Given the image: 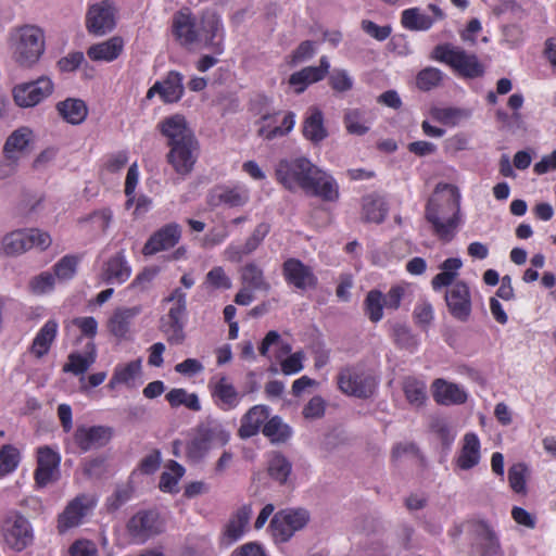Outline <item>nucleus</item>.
Listing matches in <instances>:
<instances>
[{"label": "nucleus", "instance_id": "f257e3e1", "mask_svg": "<svg viewBox=\"0 0 556 556\" xmlns=\"http://www.w3.org/2000/svg\"><path fill=\"white\" fill-rule=\"evenodd\" d=\"M275 175L277 180L290 191L302 189L326 201L338 199L339 191L334 179L305 156L279 160Z\"/></svg>", "mask_w": 556, "mask_h": 556}, {"label": "nucleus", "instance_id": "f03ea898", "mask_svg": "<svg viewBox=\"0 0 556 556\" xmlns=\"http://www.w3.org/2000/svg\"><path fill=\"white\" fill-rule=\"evenodd\" d=\"M460 193L457 187L438 185L426 207V218L434 233L443 241H451L460 225Z\"/></svg>", "mask_w": 556, "mask_h": 556}, {"label": "nucleus", "instance_id": "7ed1b4c3", "mask_svg": "<svg viewBox=\"0 0 556 556\" xmlns=\"http://www.w3.org/2000/svg\"><path fill=\"white\" fill-rule=\"evenodd\" d=\"M10 48L13 61L21 67L30 68L45 51V35L35 25H24L12 31Z\"/></svg>", "mask_w": 556, "mask_h": 556}, {"label": "nucleus", "instance_id": "20e7f679", "mask_svg": "<svg viewBox=\"0 0 556 556\" xmlns=\"http://www.w3.org/2000/svg\"><path fill=\"white\" fill-rule=\"evenodd\" d=\"M162 305H170L160 318V330L172 345L182 344L186 339L187 293L175 288L162 300Z\"/></svg>", "mask_w": 556, "mask_h": 556}, {"label": "nucleus", "instance_id": "39448f33", "mask_svg": "<svg viewBox=\"0 0 556 556\" xmlns=\"http://www.w3.org/2000/svg\"><path fill=\"white\" fill-rule=\"evenodd\" d=\"M0 532L7 547L22 552L33 544L34 530L29 520L21 513L10 511L1 521Z\"/></svg>", "mask_w": 556, "mask_h": 556}, {"label": "nucleus", "instance_id": "423d86ee", "mask_svg": "<svg viewBox=\"0 0 556 556\" xmlns=\"http://www.w3.org/2000/svg\"><path fill=\"white\" fill-rule=\"evenodd\" d=\"M432 56L434 60L450 65L464 77L476 78L483 74V67L477 56L467 53L459 47L450 43L437 46Z\"/></svg>", "mask_w": 556, "mask_h": 556}, {"label": "nucleus", "instance_id": "0eeeda50", "mask_svg": "<svg viewBox=\"0 0 556 556\" xmlns=\"http://www.w3.org/2000/svg\"><path fill=\"white\" fill-rule=\"evenodd\" d=\"M337 382L344 394L359 399L370 397L377 388L376 378L361 366L342 368Z\"/></svg>", "mask_w": 556, "mask_h": 556}, {"label": "nucleus", "instance_id": "6e6552de", "mask_svg": "<svg viewBox=\"0 0 556 556\" xmlns=\"http://www.w3.org/2000/svg\"><path fill=\"white\" fill-rule=\"evenodd\" d=\"M51 242L52 239L46 231L36 228L18 229L3 237L1 249L5 255L13 256L33 248L46 250L50 247Z\"/></svg>", "mask_w": 556, "mask_h": 556}, {"label": "nucleus", "instance_id": "1a4fd4ad", "mask_svg": "<svg viewBox=\"0 0 556 556\" xmlns=\"http://www.w3.org/2000/svg\"><path fill=\"white\" fill-rule=\"evenodd\" d=\"M309 521V513L304 508H287L278 511L270 521L276 542H287Z\"/></svg>", "mask_w": 556, "mask_h": 556}, {"label": "nucleus", "instance_id": "9d476101", "mask_svg": "<svg viewBox=\"0 0 556 556\" xmlns=\"http://www.w3.org/2000/svg\"><path fill=\"white\" fill-rule=\"evenodd\" d=\"M53 83L49 77L42 76L36 80L16 85L13 90V99L20 108H33L52 94Z\"/></svg>", "mask_w": 556, "mask_h": 556}, {"label": "nucleus", "instance_id": "9b49d317", "mask_svg": "<svg viewBox=\"0 0 556 556\" xmlns=\"http://www.w3.org/2000/svg\"><path fill=\"white\" fill-rule=\"evenodd\" d=\"M168 147L170 148L167 154L168 163L177 174L181 176L189 175L198 159L199 146L197 139H188Z\"/></svg>", "mask_w": 556, "mask_h": 556}, {"label": "nucleus", "instance_id": "f8f14e48", "mask_svg": "<svg viewBox=\"0 0 556 556\" xmlns=\"http://www.w3.org/2000/svg\"><path fill=\"white\" fill-rule=\"evenodd\" d=\"M450 314L459 321H467L471 315V294L464 281H456L445 292Z\"/></svg>", "mask_w": 556, "mask_h": 556}, {"label": "nucleus", "instance_id": "ddd939ff", "mask_svg": "<svg viewBox=\"0 0 556 556\" xmlns=\"http://www.w3.org/2000/svg\"><path fill=\"white\" fill-rule=\"evenodd\" d=\"M93 506V501L86 494L77 495L65 506L58 517L56 529L63 534L67 530L78 527Z\"/></svg>", "mask_w": 556, "mask_h": 556}, {"label": "nucleus", "instance_id": "4468645a", "mask_svg": "<svg viewBox=\"0 0 556 556\" xmlns=\"http://www.w3.org/2000/svg\"><path fill=\"white\" fill-rule=\"evenodd\" d=\"M283 276L288 285L302 291L315 289L318 283L313 268L298 258H289L283 263Z\"/></svg>", "mask_w": 556, "mask_h": 556}, {"label": "nucleus", "instance_id": "2eb2a0df", "mask_svg": "<svg viewBox=\"0 0 556 556\" xmlns=\"http://www.w3.org/2000/svg\"><path fill=\"white\" fill-rule=\"evenodd\" d=\"M86 26L89 33L102 36L115 27L113 5L104 0L90 7L87 13Z\"/></svg>", "mask_w": 556, "mask_h": 556}, {"label": "nucleus", "instance_id": "dca6fc26", "mask_svg": "<svg viewBox=\"0 0 556 556\" xmlns=\"http://www.w3.org/2000/svg\"><path fill=\"white\" fill-rule=\"evenodd\" d=\"M113 437V429L106 426H79L74 432V442L83 451L88 452L106 445Z\"/></svg>", "mask_w": 556, "mask_h": 556}, {"label": "nucleus", "instance_id": "f3484780", "mask_svg": "<svg viewBox=\"0 0 556 556\" xmlns=\"http://www.w3.org/2000/svg\"><path fill=\"white\" fill-rule=\"evenodd\" d=\"M60 456L49 446H41L37 451V468L35 480L39 486H46L55 481L59 476Z\"/></svg>", "mask_w": 556, "mask_h": 556}, {"label": "nucleus", "instance_id": "a211bd4d", "mask_svg": "<svg viewBox=\"0 0 556 556\" xmlns=\"http://www.w3.org/2000/svg\"><path fill=\"white\" fill-rule=\"evenodd\" d=\"M181 236V228L176 223H170L154 232L142 249L144 255H153L160 251L175 247Z\"/></svg>", "mask_w": 556, "mask_h": 556}, {"label": "nucleus", "instance_id": "6ab92c4d", "mask_svg": "<svg viewBox=\"0 0 556 556\" xmlns=\"http://www.w3.org/2000/svg\"><path fill=\"white\" fill-rule=\"evenodd\" d=\"M431 388L433 400L440 405H460L468 399V392L464 387L445 379H435Z\"/></svg>", "mask_w": 556, "mask_h": 556}, {"label": "nucleus", "instance_id": "aec40b11", "mask_svg": "<svg viewBox=\"0 0 556 556\" xmlns=\"http://www.w3.org/2000/svg\"><path fill=\"white\" fill-rule=\"evenodd\" d=\"M330 68L327 56H321L318 66H307L293 73L289 78V85L296 93L303 92L311 84L321 80Z\"/></svg>", "mask_w": 556, "mask_h": 556}, {"label": "nucleus", "instance_id": "412c9836", "mask_svg": "<svg viewBox=\"0 0 556 556\" xmlns=\"http://www.w3.org/2000/svg\"><path fill=\"white\" fill-rule=\"evenodd\" d=\"M481 459V444L478 435L468 432L462 440V446L455 458V466L460 470H470L479 465Z\"/></svg>", "mask_w": 556, "mask_h": 556}, {"label": "nucleus", "instance_id": "4be33fe9", "mask_svg": "<svg viewBox=\"0 0 556 556\" xmlns=\"http://www.w3.org/2000/svg\"><path fill=\"white\" fill-rule=\"evenodd\" d=\"M127 528L132 538L140 542L161 531L157 515L154 511H140L136 514L129 520Z\"/></svg>", "mask_w": 556, "mask_h": 556}, {"label": "nucleus", "instance_id": "5701e85b", "mask_svg": "<svg viewBox=\"0 0 556 556\" xmlns=\"http://www.w3.org/2000/svg\"><path fill=\"white\" fill-rule=\"evenodd\" d=\"M159 129L168 139V146L195 138L186 118L180 114L164 118L159 124Z\"/></svg>", "mask_w": 556, "mask_h": 556}, {"label": "nucleus", "instance_id": "b1692460", "mask_svg": "<svg viewBox=\"0 0 556 556\" xmlns=\"http://www.w3.org/2000/svg\"><path fill=\"white\" fill-rule=\"evenodd\" d=\"M473 547L480 556H504L497 534L486 523L477 526Z\"/></svg>", "mask_w": 556, "mask_h": 556}, {"label": "nucleus", "instance_id": "393cba45", "mask_svg": "<svg viewBox=\"0 0 556 556\" xmlns=\"http://www.w3.org/2000/svg\"><path fill=\"white\" fill-rule=\"evenodd\" d=\"M212 395L223 409H230L239 404L240 397L232 382L227 377L214 378L210 382Z\"/></svg>", "mask_w": 556, "mask_h": 556}, {"label": "nucleus", "instance_id": "a878e982", "mask_svg": "<svg viewBox=\"0 0 556 556\" xmlns=\"http://www.w3.org/2000/svg\"><path fill=\"white\" fill-rule=\"evenodd\" d=\"M123 49V38L114 36L105 41L90 46L87 50V55L92 61L112 62L121 55Z\"/></svg>", "mask_w": 556, "mask_h": 556}, {"label": "nucleus", "instance_id": "bb28decb", "mask_svg": "<svg viewBox=\"0 0 556 556\" xmlns=\"http://www.w3.org/2000/svg\"><path fill=\"white\" fill-rule=\"evenodd\" d=\"M173 31L176 38L184 45L199 42L200 30L191 14L179 11L173 17Z\"/></svg>", "mask_w": 556, "mask_h": 556}, {"label": "nucleus", "instance_id": "cd10ccee", "mask_svg": "<svg viewBox=\"0 0 556 556\" xmlns=\"http://www.w3.org/2000/svg\"><path fill=\"white\" fill-rule=\"evenodd\" d=\"M131 275V268L128 265L123 252L111 256L104 265L102 278L108 283H123Z\"/></svg>", "mask_w": 556, "mask_h": 556}, {"label": "nucleus", "instance_id": "c85d7f7f", "mask_svg": "<svg viewBox=\"0 0 556 556\" xmlns=\"http://www.w3.org/2000/svg\"><path fill=\"white\" fill-rule=\"evenodd\" d=\"M141 311L140 305L116 309L108 324L110 332L118 339H126L131 319L139 315Z\"/></svg>", "mask_w": 556, "mask_h": 556}, {"label": "nucleus", "instance_id": "c756f323", "mask_svg": "<svg viewBox=\"0 0 556 556\" xmlns=\"http://www.w3.org/2000/svg\"><path fill=\"white\" fill-rule=\"evenodd\" d=\"M303 136L313 143H319L328 136L324 125V114L316 106L309 108L306 113L303 123Z\"/></svg>", "mask_w": 556, "mask_h": 556}, {"label": "nucleus", "instance_id": "7c9ffc66", "mask_svg": "<svg viewBox=\"0 0 556 556\" xmlns=\"http://www.w3.org/2000/svg\"><path fill=\"white\" fill-rule=\"evenodd\" d=\"M33 131L27 127H21L14 130L7 139L3 147V154L7 159L18 162L22 152L30 142Z\"/></svg>", "mask_w": 556, "mask_h": 556}, {"label": "nucleus", "instance_id": "2f4dec72", "mask_svg": "<svg viewBox=\"0 0 556 556\" xmlns=\"http://www.w3.org/2000/svg\"><path fill=\"white\" fill-rule=\"evenodd\" d=\"M56 111L64 121L72 125L81 124L87 115L88 108L80 99L68 98L56 104Z\"/></svg>", "mask_w": 556, "mask_h": 556}, {"label": "nucleus", "instance_id": "473e14b6", "mask_svg": "<svg viewBox=\"0 0 556 556\" xmlns=\"http://www.w3.org/2000/svg\"><path fill=\"white\" fill-rule=\"evenodd\" d=\"M388 214V205L383 198L369 194L364 197L362 218L367 223L380 224Z\"/></svg>", "mask_w": 556, "mask_h": 556}, {"label": "nucleus", "instance_id": "72a5a7b5", "mask_svg": "<svg viewBox=\"0 0 556 556\" xmlns=\"http://www.w3.org/2000/svg\"><path fill=\"white\" fill-rule=\"evenodd\" d=\"M463 262L458 257L446 258L441 265V273L432 278L431 286L434 291H439L444 287L454 285L455 278L458 276V270L462 268Z\"/></svg>", "mask_w": 556, "mask_h": 556}, {"label": "nucleus", "instance_id": "f704fd0d", "mask_svg": "<svg viewBox=\"0 0 556 556\" xmlns=\"http://www.w3.org/2000/svg\"><path fill=\"white\" fill-rule=\"evenodd\" d=\"M58 333V323L53 319L48 320L35 337L30 351L40 358L46 355Z\"/></svg>", "mask_w": 556, "mask_h": 556}, {"label": "nucleus", "instance_id": "c9c22d12", "mask_svg": "<svg viewBox=\"0 0 556 556\" xmlns=\"http://www.w3.org/2000/svg\"><path fill=\"white\" fill-rule=\"evenodd\" d=\"M262 432L273 444L286 443L293 434L292 428L279 416L269 418L264 424Z\"/></svg>", "mask_w": 556, "mask_h": 556}, {"label": "nucleus", "instance_id": "e433bc0d", "mask_svg": "<svg viewBox=\"0 0 556 556\" xmlns=\"http://www.w3.org/2000/svg\"><path fill=\"white\" fill-rule=\"evenodd\" d=\"M343 124L351 135L363 136L370 128V119L362 109H348L344 111Z\"/></svg>", "mask_w": 556, "mask_h": 556}, {"label": "nucleus", "instance_id": "4c0bfd02", "mask_svg": "<svg viewBox=\"0 0 556 556\" xmlns=\"http://www.w3.org/2000/svg\"><path fill=\"white\" fill-rule=\"evenodd\" d=\"M197 30H200L199 42H203L207 47H217L215 39L219 31V18L213 12H205L202 15L200 24H197Z\"/></svg>", "mask_w": 556, "mask_h": 556}, {"label": "nucleus", "instance_id": "58836bf2", "mask_svg": "<svg viewBox=\"0 0 556 556\" xmlns=\"http://www.w3.org/2000/svg\"><path fill=\"white\" fill-rule=\"evenodd\" d=\"M401 23L406 29L424 31L431 28L434 20L422 12L419 8H410L402 12Z\"/></svg>", "mask_w": 556, "mask_h": 556}, {"label": "nucleus", "instance_id": "ea45409f", "mask_svg": "<svg viewBox=\"0 0 556 556\" xmlns=\"http://www.w3.org/2000/svg\"><path fill=\"white\" fill-rule=\"evenodd\" d=\"M160 85V97L166 103L177 102L184 94L182 76L177 72H169Z\"/></svg>", "mask_w": 556, "mask_h": 556}, {"label": "nucleus", "instance_id": "a19ab883", "mask_svg": "<svg viewBox=\"0 0 556 556\" xmlns=\"http://www.w3.org/2000/svg\"><path fill=\"white\" fill-rule=\"evenodd\" d=\"M87 348L90 350L86 355L72 353L68 355V362L63 366V371L72 372L74 375H83L96 361V346L93 343H88Z\"/></svg>", "mask_w": 556, "mask_h": 556}, {"label": "nucleus", "instance_id": "79ce46f5", "mask_svg": "<svg viewBox=\"0 0 556 556\" xmlns=\"http://www.w3.org/2000/svg\"><path fill=\"white\" fill-rule=\"evenodd\" d=\"M267 463L268 475L276 482L286 483L292 470V465L288 458L281 453L274 452L269 455Z\"/></svg>", "mask_w": 556, "mask_h": 556}, {"label": "nucleus", "instance_id": "37998d69", "mask_svg": "<svg viewBox=\"0 0 556 556\" xmlns=\"http://www.w3.org/2000/svg\"><path fill=\"white\" fill-rule=\"evenodd\" d=\"M269 407L255 405L245 414V437L255 434L268 420Z\"/></svg>", "mask_w": 556, "mask_h": 556}, {"label": "nucleus", "instance_id": "c03bdc74", "mask_svg": "<svg viewBox=\"0 0 556 556\" xmlns=\"http://www.w3.org/2000/svg\"><path fill=\"white\" fill-rule=\"evenodd\" d=\"M404 393L407 401L414 406H421L427 400V387L425 381L408 377L404 381Z\"/></svg>", "mask_w": 556, "mask_h": 556}, {"label": "nucleus", "instance_id": "a18cd8bd", "mask_svg": "<svg viewBox=\"0 0 556 556\" xmlns=\"http://www.w3.org/2000/svg\"><path fill=\"white\" fill-rule=\"evenodd\" d=\"M165 397L172 407L185 405L194 412H199L201 409L198 395L195 393H188L185 389H172Z\"/></svg>", "mask_w": 556, "mask_h": 556}, {"label": "nucleus", "instance_id": "49530a36", "mask_svg": "<svg viewBox=\"0 0 556 556\" xmlns=\"http://www.w3.org/2000/svg\"><path fill=\"white\" fill-rule=\"evenodd\" d=\"M295 124V114L292 112H288L281 122V125L270 127L268 126H261L257 130L258 135L267 140L275 139L277 137H282L289 134Z\"/></svg>", "mask_w": 556, "mask_h": 556}, {"label": "nucleus", "instance_id": "de8ad7c7", "mask_svg": "<svg viewBox=\"0 0 556 556\" xmlns=\"http://www.w3.org/2000/svg\"><path fill=\"white\" fill-rule=\"evenodd\" d=\"M210 447L208 441L198 427L195 437L187 444V458L192 463H198L206 455Z\"/></svg>", "mask_w": 556, "mask_h": 556}, {"label": "nucleus", "instance_id": "09e8293b", "mask_svg": "<svg viewBox=\"0 0 556 556\" xmlns=\"http://www.w3.org/2000/svg\"><path fill=\"white\" fill-rule=\"evenodd\" d=\"M241 193L237 189L217 188L208 197L211 205L224 204L228 207L241 204Z\"/></svg>", "mask_w": 556, "mask_h": 556}, {"label": "nucleus", "instance_id": "8fccbe9b", "mask_svg": "<svg viewBox=\"0 0 556 556\" xmlns=\"http://www.w3.org/2000/svg\"><path fill=\"white\" fill-rule=\"evenodd\" d=\"M431 116L439 123L455 126L460 121L467 118L469 114L467 111L456 108H433Z\"/></svg>", "mask_w": 556, "mask_h": 556}, {"label": "nucleus", "instance_id": "3c124183", "mask_svg": "<svg viewBox=\"0 0 556 556\" xmlns=\"http://www.w3.org/2000/svg\"><path fill=\"white\" fill-rule=\"evenodd\" d=\"M115 380H121L123 384L132 387L135 380L141 374V359H135L124 365H118L114 369Z\"/></svg>", "mask_w": 556, "mask_h": 556}, {"label": "nucleus", "instance_id": "603ef678", "mask_svg": "<svg viewBox=\"0 0 556 556\" xmlns=\"http://www.w3.org/2000/svg\"><path fill=\"white\" fill-rule=\"evenodd\" d=\"M444 74L437 67H426L420 71L416 77L417 87L420 90L428 91L438 87L443 80Z\"/></svg>", "mask_w": 556, "mask_h": 556}, {"label": "nucleus", "instance_id": "864d4df0", "mask_svg": "<svg viewBox=\"0 0 556 556\" xmlns=\"http://www.w3.org/2000/svg\"><path fill=\"white\" fill-rule=\"evenodd\" d=\"M18 463L20 452L15 446L5 444L0 448V477L14 471Z\"/></svg>", "mask_w": 556, "mask_h": 556}, {"label": "nucleus", "instance_id": "5fc2aeb1", "mask_svg": "<svg viewBox=\"0 0 556 556\" xmlns=\"http://www.w3.org/2000/svg\"><path fill=\"white\" fill-rule=\"evenodd\" d=\"M383 306L386 305L383 295L380 291L372 290L368 292L365 300V309L366 314L372 323H378L381 320L383 316Z\"/></svg>", "mask_w": 556, "mask_h": 556}, {"label": "nucleus", "instance_id": "6e6d98bb", "mask_svg": "<svg viewBox=\"0 0 556 556\" xmlns=\"http://www.w3.org/2000/svg\"><path fill=\"white\" fill-rule=\"evenodd\" d=\"M245 285L249 282L251 288L255 292H264L267 289V283L263 279L262 270L258 269L254 265L245 266ZM248 288L245 287V305H248L255 296L250 295L247 292Z\"/></svg>", "mask_w": 556, "mask_h": 556}, {"label": "nucleus", "instance_id": "4d7b16f0", "mask_svg": "<svg viewBox=\"0 0 556 556\" xmlns=\"http://www.w3.org/2000/svg\"><path fill=\"white\" fill-rule=\"evenodd\" d=\"M210 446H223L228 443L230 434L218 424H207L199 427Z\"/></svg>", "mask_w": 556, "mask_h": 556}, {"label": "nucleus", "instance_id": "13d9d810", "mask_svg": "<svg viewBox=\"0 0 556 556\" xmlns=\"http://www.w3.org/2000/svg\"><path fill=\"white\" fill-rule=\"evenodd\" d=\"M528 468L522 463L514 464L508 470V482L516 493H526Z\"/></svg>", "mask_w": 556, "mask_h": 556}, {"label": "nucleus", "instance_id": "bf43d9fd", "mask_svg": "<svg viewBox=\"0 0 556 556\" xmlns=\"http://www.w3.org/2000/svg\"><path fill=\"white\" fill-rule=\"evenodd\" d=\"M204 286L211 289L227 290L231 287V281L220 266L213 267L205 276Z\"/></svg>", "mask_w": 556, "mask_h": 556}, {"label": "nucleus", "instance_id": "052dcab7", "mask_svg": "<svg viewBox=\"0 0 556 556\" xmlns=\"http://www.w3.org/2000/svg\"><path fill=\"white\" fill-rule=\"evenodd\" d=\"M243 533V511L239 509L233 519H231L226 526V530L223 536V543L226 545L232 544L239 540Z\"/></svg>", "mask_w": 556, "mask_h": 556}, {"label": "nucleus", "instance_id": "680f3d73", "mask_svg": "<svg viewBox=\"0 0 556 556\" xmlns=\"http://www.w3.org/2000/svg\"><path fill=\"white\" fill-rule=\"evenodd\" d=\"M78 260L73 255L63 256L53 267L54 276L60 280H68L76 273Z\"/></svg>", "mask_w": 556, "mask_h": 556}, {"label": "nucleus", "instance_id": "e2e57ef3", "mask_svg": "<svg viewBox=\"0 0 556 556\" xmlns=\"http://www.w3.org/2000/svg\"><path fill=\"white\" fill-rule=\"evenodd\" d=\"M430 428L437 435H439L444 444H451L455 439L456 433L445 418H433L431 420Z\"/></svg>", "mask_w": 556, "mask_h": 556}, {"label": "nucleus", "instance_id": "0e129e2a", "mask_svg": "<svg viewBox=\"0 0 556 556\" xmlns=\"http://www.w3.org/2000/svg\"><path fill=\"white\" fill-rule=\"evenodd\" d=\"M331 88L337 92H345L353 88V78L345 70L334 68L329 77Z\"/></svg>", "mask_w": 556, "mask_h": 556}, {"label": "nucleus", "instance_id": "69168bd1", "mask_svg": "<svg viewBox=\"0 0 556 556\" xmlns=\"http://www.w3.org/2000/svg\"><path fill=\"white\" fill-rule=\"evenodd\" d=\"M55 285V276L49 271L41 273L34 277L29 282V288L35 294H43L50 292Z\"/></svg>", "mask_w": 556, "mask_h": 556}, {"label": "nucleus", "instance_id": "338daca9", "mask_svg": "<svg viewBox=\"0 0 556 556\" xmlns=\"http://www.w3.org/2000/svg\"><path fill=\"white\" fill-rule=\"evenodd\" d=\"M315 54V45L313 41L306 40L300 43V46L289 56V63L291 65H298L309 60Z\"/></svg>", "mask_w": 556, "mask_h": 556}, {"label": "nucleus", "instance_id": "774afa93", "mask_svg": "<svg viewBox=\"0 0 556 556\" xmlns=\"http://www.w3.org/2000/svg\"><path fill=\"white\" fill-rule=\"evenodd\" d=\"M70 556H98V549L91 541L78 540L70 547Z\"/></svg>", "mask_w": 556, "mask_h": 556}]
</instances>
